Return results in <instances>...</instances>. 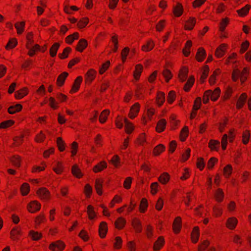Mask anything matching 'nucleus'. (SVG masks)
Segmentation results:
<instances>
[{"label": "nucleus", "instance_id": "33", "mask_svg": "<svg viewBox=\"0 0 251 251\" xmlns=\"http://www.w3.org/2000/svg\"><path fill=\"white\" fill-rule=\"evenodd\" d=\"M148 207V202L147 199L142 198L139 205V211L142 213H144Z\"/></svg>", "mask_w": 251, "mask_h": 251}, {"label": "nucleus", "instance_id": "2", "mask_svg": "<svg viewBox=\"0 0 251 251\" xmlns=\"http://www.w3.org/2000/svg\"><path fill=\"white\" fill-rule=\"evenodd\" d=\"M37 194L41 200L44 201H48L50 198V191L45 187L39 189L37 191Z\"/></svg>", "mask_w": 251, "mask_h": 251}, {"label": "nucleus", "instance_id": "40", "mask_svg": "<svg viewBox=\"0 0 251 251\" xmlns=\"http://www.w3.org/2000/svg\"><path fill=\"white\" fill-rule=\"evenodd\" d=\"M164 101L165 94L161 92H158L156 98V102L158 106H161Z\"/></svg>", "mask_w": 251, "mask_h": 251}, {"label": "nucleus", "instance_id": "10", "mask_svg": "<svg viewBox=\"0 0 251 251\" xmlns=\"http://www.w3.org/2000/svg\"><path fill=\"white\" fill-rule=\"evenodd\" d=\"M196 24V19L195 17H190L186 22L184 29L186 30H192Z\"/></svg>", "mask_w": 251, "mask_h": 251}, {"label": "nucleus", "instance_id": "29", "mask_svg": "<svg viewBox=\"0 0 251 251\" xmlns=\"http://www.w3.org/2000/svg\"><path fill=\"white\" fill-rule=\"evenodd\" d=\"M143 70V65L141 64H138L136 65L135 69L134 71V77L136 80H138L141 76Z\"/></svg>", "mask_w": 251, "mask_h": 251}, {"label": "nucleus", "instance_id": "56", "mask_svg": "<svg viewBox=\"0 0 251 251\" xmlns=\"http://www.w3.org/2000/svg\"><path fill=\"white\" fill-rule=\"evenodd\" d=\"M14 124V121L12 120L4 121L0 123V128L5 129L12 126Z\"/></svg>", "mask_w": 251, "mask_h": 251}, {"label": "nucleus", "instance_id": "59", "mask_svg": "<svg viewBox=\"0 0 251 251\" xmlns=\"http://www.w3.org/2000/svg\"><path fill=\"white\" fill-rule=\"evenodd\" d=\"M53 171L57 175H60L63 171V166L61 162H57L53 168Z\"/></svg>", "mask_w": 251, "mask_h": 251}, {"label": "nucleus", "instance_id": "1", "mask_svg": "<svg viewBox=\"0 0 251 251\" xmlns=\"http://www.w3.org/2000/svg\"><path fill=\"white\" fill-rule=\"evenodd\" d=\"M235 130L234 129H231L229 131L228 136L226 134H225L222 138L221 144L222 148L223 150H225L226 148L227 144V139L229 138V142H233L235 137Z\"/></svg>", "mask_w": 251, "mask_h": 251}, {"label": "nucleus", "instance_id": "32", "mask_svg": "<svg viewBox=\"0 0 251 251\" xmlns=\"http://www.w3.org/2000/svg\"><path fill=\"white\" fill-rule=\"evenodd\" d=\"M46 221V218L43 213H41L35 219V227L37 228L41 224Z\"/></svg>", "mask_w": 251, "mask_h": 251}, {"label": "nucleus", "instance_id": "27", "mask_svg": "<svg viewBox=\"0 0 251 251\" xmlns=\"http://www.w3.org/2000/svg\"><path fill=\"white\" fill-rule=\"evenodd\" d=\"M79 34L78 32H75L72 34L67 36L65 39V42L69 45L72 44L75 40L79 38Z\"/></svg>", "mask_w": 251, "mask_h": 251}, {"label": "nucleus", "instance_id": "57", "mask_svg": "<svg viewBox=\"0 0 251 251\" xmlns=\"http://www.w3.org/2000/svg\"><path fill=\"white\" fill-rule=\"evenodd\" d=\"M25 26V22L16 23L15 24V27L17 29V32L18 34H21L24 32Z\"/></svg>", "mask_w": 251, "mask_h": 251}, {"label": "nucleus", "instance_id": "17", "mask_svg": "<svg viewBox=\"0 0 251 251\" xmlns=\"http://www.w3.org/2000/svg\"><path fill=\"white\" fill-rule=\"evenodd\" d=\"M155 46L154 42L152 40L150 39L142 46V50L145 52H148L152 50Z\"/></svg>", "mask_w": 251, "mask_h": 251}, {"label": "nucleus", "instance_id": "42", "mask_svg": "<svg viewBox=\"0 0 251 251\" xmlns=\"http://www.w3.org/2000/svg\"><path fill=\"white\" fill-rule=\"evenodd\" d=\"M209 71V69L208 66L207 65H204L202 68V74L200 78V81L201 83H203L207 78Z\"/></svg>", "mask_w": 251, "mask_h": 251}, {"label": "nucleus", "instance_id": "37", "mask_svg": "<svg viewBox=\"0 0 251 251\" xmlns=\"http://www.w3.org/2000/svg\"><path fill=\"white\" fill-rule=\"evenodd\" d=\"M60 45L59 43H54L50 49V54L52 57L56 55L57 50H58Z\"/></svg>", "mask_w": 251, "mask_h": 251}, {"label": "nucleus", "instance_id": "43", "mask_svg": "<svg viewBox=\"0 0 251 251\" xmlns=\"http://www.w3.org/2000/svg\"><path fill=\"white\" fill-rule=\"evenodd\" d=\"M165 147L163 145L159 144L154 148L153 150V154L155 156L159 155L165 151Z\"/></svg>", "mask_w": 251, "mask_h": 251}, {"label": "nucleus", "instance_id": "8", "mask_svg": "<svg viewBox=\"0 0 251 251\" xmlns=\"http://www.w3.org/2000/svg\"><path fill=\"white\" fill-rule=\"evenodd\" d=\"M97 72L93 69H89L85 75L86 83L90 84L95 79Z\"/></svg>", "mask_w": 251, "mask_h": 251}, {"label": "nucleus", "instance_id": "24", "mask_svg": "<svg viewBox=\"0 0 251 251\" xmlns=\"http://www.w3.org/2000/svg\"><path fill=\"white\" fill-rule=\"evenodd\" d=\"M236 79L240 77L241 79V81L243 82L247 78V70L246 69L244 68L243 71L239 70L236 68Z\"/></svg>", "mask_w": 251, "mask_h": 251}, {"label": "nucleus", "instance_id": "20", "mask_svg": "<svg viewBox=\"0 0 251 251\" xmlns=\"http://www.w3.org/2000/svg\"><path fill=\"white\" fill-rule=\"evenodd\" d=\"M68 75V73L66 72H64L60 74L57 78L56 85L59 87L62 86Z\"/></svg>", "mask_w": 251, "mask_h": 251}, {"label": "nucleus", "instance_id": "39", "mask_svg": "<svg viewBox=\"0 0 251 251\" xmlns=\"http://www.w3.org/2000/svg\"><path fill=\"white\" fill-rule=\"evenodd\" d=\"M10 161L12 165L17 168L21 166V159L19 155H15L12 156L10 158Z\"/></svg>", "mask_w": 251, "mask_h": 251}, {"label": "nucleus", "instance_id": "21", "mask_svg": "<svg viewBox=\"0 0 251 251\" xmlns=\"http://www.w3.org/2000/svg\"><path fill=\"white\" fill-rule=\"evenodd\" d=\"M206 56V52L202 48H200L196 55V58L198 62H201L203 61Z\"/></svg>", "mask_w": 251, "mask_h": 251}, {"label": "nucleus", "instance_id": "45", "mask_svg": "<svg viewBox=\"0 0 251 251\" xmlns=\"http://www.w3.org/2000/svg\"><path fill=\"white\" fill-rule=\"evenodd\" d=\"M111 41L113 44L112 50L113 52H116L118 49V35L116 34H113L111 38Z\"/></svg>", "mask_w": 251, "mask_h": 251}, {"label": "nucleus", "instance_id": "9", "mask_svg": "<svg viewBox=\"0 0 251 251\" xmlns=\"http://www.w3.org/2000/svg\"><path fill=\"white\" fill-rule=\"evenodd\" d=\"M108 230L107 223L105 222H101L99 227V233L101 238H104Z\"/></svg>", "mask_w": 251, "mask_h": 251}, {"label": "nucleus", "instance_id": "62", "mask_svg": "<svg viewBox=\"0 0 251 251\" xmlns=\"http://www.w3.org/2000/svg\"><path fill=\"white\" fill-rule=\"evenodd\" d=\"M247 99V96L245 94L243 93L236 101V108H240L244 104Z\"/></svg>", "mask_w": 251, "mask_h": 251}, {"label": "nucleus", "instance_id": "54", "mask_svg": "<svg viewBox=\"0 0 251 251\" xmlns=\"http://www.w3.org/2000/svg\"><path fill=\"white\" fill-rule=\"evenodd\" d=\"M72 49L70 47H66L61 53L58 54V57L61 59H64L68 57L69 54L71 52Z\"/></svg>", "mask_w": 251, "mask_h": 251}, {"label": "nucleus", "instance_id": "6", "mask_svg": "<svg viewBox=\"0 0 251 251\" xmlns=\"http://www.w3.org/2000/svg\"><path fill=\"white\" fill-rule=\"evenodd\" d=\"M82 80L83 78L81 76H77L74 81L72 87L70 91V93L73 94L77 92L79 89Z\"/></svg>", "mask_w": 251, "mask_h": 251}, {"label": "nucleus", "instance_id": "3", "mask_svg": "<svg viewBox=\"0 0 251 251\" xmlns=\"http://www.w3.org/2000/svg\"><path fill=\"white\" fill-rule=\"evenodd\" d=\"M65 247L64 243L61 240L52 242L49 246V249L52 251H62Z\"/></svg>", "mask_w": 251, "mask_h": 251}, {"label": "nucleus", "instance_id": "14", "mask_svg": "<svg viewBox=\"0 0 251 251\" xmlns=\"http://www.w3.org/2000/svg\"><path fill=\"white\" fill-rule=\"evenodd\" d=\"M88 42L85 39H81L78 42L76 47V50L80 52H82L87 47Z\"/></svg>", "mask_w": 251, "mask_h": 251}, {"label": "nucleus", "instance_id": "48", "mask_svg": "<svg viewBox=\"0 0 251 251\" xmlns=\"http://www.w3.org/2000/svg\"><path fill=\"white\" fill-rule=\"evenodd\" d=\"M17 45V40L16 38H11L9 40L7 44L5 46V49L9 50L14 48Z\"/></svg>", "mask_w": 251, "mask_h": 251}, {"label": "nucleus", "instance_id": "4", "mask_svg": "<svg viewBox=\"0 0 251 251\" xmlns=\"http://www.w3.org/2000/svg\"><path fill=\"white\" fill-rule=\"evenodd\" d=\"M41 207V203L37 201H33L27 205V208L28 211L31 213H34L39 211Z\"/></svg>", "mask_w": 251, "mask_h": 251}, {"label": "nucleus", "instance_id": "38", "mask_svg": "<svg viewBox=\"0 0 251 251\" xmlns=\"http://www.w3.org/2000/svg\"><path fill=\"white\" fill-rule=\"evenodd\" d=\"M21 235V230L18 227H14L10 231V238L13 240L18 239L17 236Z\"/></svg>", "mask_w": 251, "mask_h": 251}, {"label": "nucleus", "instance_id": "41", "mask_svg": "<svg viewBox=\"0 0 251 251\" xmlns=\"http://www.w3.org/2000/svg\"><path fill=\"white\" fill-rule=\"evenodd\" d=\"M224 197V193L223 190L219 188L218 189L215 193L214 198L216 201L219 202H220L223 201Z\"/></svg>", "mask_w": 251, "mask_h": 251}, {"label": "nucleus", "instance_id": "23", "mask_svg": "<svg viewBox=\"0 0 251 251\" xmlns=\"http://www.w3.org/2000/svg\"><path fill=\"white\" fill-rule=\"evenodd\" d=\"M200 236V230L198 226L194 227L191 233L192 241L194 243H196L199 240Z\"/></svg>", "mask_w": 251, "mask_h": 251}, {"label": "nucleus", "instance_id": "25", "mask_svg": "<svg viewBox=\"0 0 251 251\" xmlns=\"http://www.w3.org/2000/svg\"><path fill=\"white\" fill-rule=\"evenodd\" d=\"M107 167V164L104 161H101L98 164H97L96 165H95L93 169V171L95 173H97L99 172H100L103 170L104 169H105Z\"/></svg>", "mask_w": 251, "mask_h": 251}, {"label": "nucleus", "instance_id": "28", "mask_svg": "<svg viewBox=\"0 0 251 251\" xmlns=\"http://www.w3.org/2000/svg\"><path fill=\"white\" fill-rule=\"evenodd\" d=\"M126 224V220L123 217H119L115 222V226L118 229L123 228Z\"/></svg>", "mask_w": 251, "mask_h": 251}, {"label": "nucleus", "instance_id": "30", "mask_svg": "<svg viewBox=\"0 0 251 251\" xmlns=\"http://www.w3.org/2000/svg\"><path fill=\"white\" fill-rule=\"evenodd\" d=\"M195 80L194 76L193 75L191 76L189 78L184 86V90L185 92H189L190 90L191 87L194 84Z\"/></svg>", "mask_w": 251, "mask_h": 251}, {"label": "nucleus", "instance_id": "22", "mask_svg": "<svg viewBox=\"0 0 251 251\" xmlns=\"http://www.w3.org/2000/svg\"><path fill=\"white\" fill-rule=\"evenodd\" d=\"M23 106L21 104L17 103L14 105H11L8 108L7 112L10 114H14L19 112L22 109Z\"/></svg>", "mask_w": 251, "mask_h": 251}, {"label": "nucleus", "instance_id": "34", "mask_svg": "<svg viewBox=\"0 0 251 251\" xmlns=\"http://www.w3.org/2000/svg\"><path fill=\"white\" fill-rule=\"evenodd\" d=\"M103 181L100 179H97L95 181V188L97 194L101 195L102 194V187Z\"/></svg>", "mask_w": 251, "mask_h": 251}, {"label": "nucleus", "instance_id": "5", "mask_svg": "<svg viewBox=\"0 0 251 251\" xmlns=\"http://www.w3.org/2000/svg\"><path fill=\"white\" fill-rule=\"evenodd\" d=\"M182 227V220L180 217H176L173 224V229L174 232L177 234L178 233Z\"/></svg>", "mask_w": 251, "mask_h": 251}, {"label": "nucleus", "instance_id": "7", "mask_svg": "<svg viewBox=\"0 0 251 251\" xmlns=\"http://www.w3.org/2000/svg\"><path fill=\"white\" fill-rule=\"evenodd\" d=\"M140 108V105L138 102H136L134 104L130 109L128 117L131 119L135 118L137 116L138 113L139 112Z\"/></svg>", "mask_w": 251, "mask_h": 251}, {"label": "nucleus", "instance_id": "52", "mask_svg": "<svg viewBox=\"0 0 251 251\" xmlns=\"http://www.w3.org/2000/svg\"><path fill=\"white\" fill-rule=\"evenodd\" d=\"M29 236L34 241H38L42 238V234L38 231L30 230L29 232Z\"/></svg>", "mask_w": 251, "mask_h": 251}, {"label": "nucleus", "instance_id": "58", "mask_svg": "<svg viewBox=\"0 0 251 251\" xmlns=\"http://www.w3.org/2000/svg\"><path fill=\"white\" fill-rule=\"evenodd\" d=\"M87 213L90 220H93L96 217V214L94 211V208L92 205H89L87 206Z\"/></svg>", "mask_w": 251, "mask_h": 251}, {"label": "nucleus", "instance_id": "16", "mask_svg": "<svg viewBox=\"0 0 251 251\" xmlns=\"http://www.w3.org/2000/svg\"><path fill=\"white\" fill-rule=\"evenodd\" d=\"M166 121L164 119H161L159 120L156 126V131L158 133H161L163 132L166 128Z\"/></svg>", "mask_w": 251, "mask_h": 251}, {"label": "nucleus", "instance_id": "36", "mask_svg": "<svg viewBox=\"0 0 251 251\" xmlns=\"http://www.w3.org/2000/svg\"><path fill=\"white\" fill-rule=\"evenodd\" d=\"M213 215L215 217H219L223 214V208L220 205H216L213 207Z\"/></svg>", "mask_w": 251, "mask_h": 251}, {"label": "nucleus", "instance_id": "26", "mask_svg": "<svg viewBox=\"0 0 251 251\" xmlns=\"http://www.w3.org/2000/svg\"><path fill=\"white\" fill-rule=\"evenodd\" d=\"M188 73V69L186 67H182L179 71L178 77L180 80L184 82L186 80Z\"/></svg>", "mask_w": 251, "mask_h": 251}, {"label": "nucleus", "instance_id": "46", "mask_svg": "<svg viewBox=\"0 0 251 251\" xmlns=\"http://www.w3.org/2000/svg\"><path fill=\"white\" fill-rule=\"evenodd\" d=\"M124 122L125 124V130L128 133H131L134 129L132 124L129 121L127 118L124 119Z\"/></svg>", "mask_w": 251, "mask_h": 251}, {"label": "nucleus", "instance_id": "60", "mask_svg": "<svg viewBox=\"0 0 251 251\" xmlns=\"http://www.w3.org/2000/svg\"><path fill=\"white\" fill-rule=\"evenodd\" d=\"M33 33L32 32H28L26 35V40L27 42L26 44V47L27 49H30V47L32 46V44L34 42L33 39Z\"/></svg>", "mask_w": 251, "mask_h": 251}, {"label": "nucleus", "instance_id": "12", "mask_svg": "<svg viewBox=\"0 0 251 251\" xmlns=\"http://www.w3.org/2000/svg\"><path fill=\"white\" fill-rule=\"evenodd\" d=\"M165 240L163 236H159L154 242L153 249L154 251H159L164 246Z\"/></svg>", "mask_w": 251, "mask_h": 251}, {"label": "nucleus", "instance_id": "49", "mask_svg": "<svg viewBox=\"0 0 251 251\" xmlns=\"http://www.w3.org/2000/svg\"><path fill=\"white\" fill-rule=\"evenodd\" d=\"M220 74V70L219 69L215 70L213 74L210 75L209 78V83L210 85H214L216 81V76Z\"/></svg>", "mask_w": 251, "mask_h": 251}, {"label": "nucleus", "instance_id": "44", "mask_svg": "<svg viewBox=\"0 0 251 251\" xmlns=\"http://www.w3.org/2000/svg\"><path fill=\"white\" fill-rule=\"evenodd\" d=\"M226 226L230 230H233L235 228V218L233 217L228 218L226 222Z\"/></svg>", "mask_w": 251, "mask_h": 251}, {"label": "nucleus", "instance_id": "47", "mask_svg": "<svg viewBox=\"0 0 251 251\" xmlns=\"http://www.w3.org/2000/svg\"><path fill=\"white\" fill-rule=\"evenodd\" d=\"M208 147L212 151H218L220 147V142L217 140H210L208 143Z\"/></svg>", "mask_w": 251, "mask_h": 251}, {"label": "nucleus", "instance_id": "53", "mask_svg": "<svg viewBox=\"0 0 251 251\" xmlns=\"http://www.w3.org/2000/svg\"><path fill=\"white\" fill-rule=\"evenodd\" d=\"M232 173V167L231 165L226 166L223 170V175L226 178H229Z\"/></svg>", "mask_w": 251, "mask_h": 251}, {"label": "nucleus", "instance_id": "31", "mask_svg": "<svg viewBox=\"0 0 251 251\" xmlns=\"http://www.w3.org/2000/svg\"><path fill=\"white\" fill-rule=\"evenodd\" d=\"M211 92L209 94L210 96V99L212 101H216L217 100L220 96L221 93V90L219 87L216 88L213 91L209 90Z\"/></svg>", "mask_w": 251, "mask_h": 251}, {"label": "nucleus", "instance_id": "55", "mask_svg": "<svg viewBox=\"0 0 251 251\" xmlns=\"http://www.w3.org/2000/svg\"><path fill=\"white\" fill-rule=\"evenodd\" d=\"M109 110L108 109L103 110L99 117L100 122L102 124L104 123L107 120V116L109 114Z\"/></svg>", "mask_w": 251, "mask_h": 251}, {"label": "nucleus", "instance_id": "63", "mask_svg": "<svg viewBox=\"0 0 251 251\" xmlns=\"http://www.w3.org/2000/svg\"><path fill=\"white\" fill-rule=\"evenodd\" d=\"M29 190H30L29 185L27 183H23L21 187V191L22 194L23 196L27 195L29 192Z\"/></svg>", "mask_w": 251, "mask_h": 251}, {"label": "nucleus", "instance_id": "18", "mask_svg": "<svg viewBox=\"0 0 251 251\" xmlns=\"http://www.w3.org/2000/svg\"><path fill=\"white\" fill-rule=\"evenodd\" d=\"M183 12V7L182 4L179 2L173 7V13L176 17L181 16Z\"/></svg>", "mask_w": 251, "mask_h": 251}, {"label": "nucleus", "instance_id": "50", "mask_svg": "<svg viewBox=\"0 0 251 251\" xmlns=\"http://www.w3.org/2000/svg\"><path fill=\"white\" fill-rule=\"evenodd\" d=\"M170 179V176L167 173H163L158 177V181L162 184H166Z\"/></svg>", "mask_w": 251, "mask_h": 251}, {"label": "nucleus", "instance_id": "13", "mask_svg": "<svg viewBox=\"0 0 251 251\" xmlns=\"http://www.w3.org/2000/svg\"><path fill=\"white\" fill-rule=\"evenodd\" d=\"M229 23V19L228 18H225L222 19L219 25V30L221 32V37H225L226 36L224 35L223 32H224L226 27Z\"/></svg>", "mask_w": 251, "mask_h": 251}, {"label": "nucleus", "instance_id": "61", "mask_svg": "<svg viewBox=\"0 0 251 251\" xmlns=\"http://www.w3.org/2000/svg\"><path fill=\"white\" fill-rule=\"evenodd\" d=\"M250 7L251 6L250 5H246L242 9L236 10V12H237L240 16L244 17L248 14Z\"/></svg>", "mask_w": 251, "mask_h": 251}, {"label": "nucleus", "instance_id": "15", "mask_svg": "<svg viewBox=\"0 0 251 251\" xmlns=\"http://www.w3.org/2000/svg\"><path fill=\"white\" fill-rule=\"evenodd\" d=\"M132 226L137 233L142 231V226L140 220L137 218H134L132 221Z\"/></svg>", "mask_w": 251, "mask_h": 251}, {"label": "nucleus", "instance_id": "35", "mask_svg": "<svg viewBox=\"0 0 251 251\" xmlns=\"http://www.w3.org/2000/svg\"><path fill=\"white\" fill-rule=\"evenodd\" d=\"M72 173L74 176L78 178H80L83 176V174L81 170L76 165H75L72 167Z\"/></svg>", "mask_w": 251, "mask_h": 251}, {"label": "nucleus", "instance_id": "11", "mask_svg": "<svg viewBox=\"0 0 251 251\" xmlns=\"http://www.w3.org/2000/svg\"><path fill=\"white\" fill-rule=\"evenodd\" d=\"M226 46L225 44H221L216 50L215 55L217 58H221L225 54Z\"/></svg>", "mask_w": 251, "mask_h": 251}, {"label": "nucleus", "instance_id": "19", "mask_svg": "<svg viewBox=\"0 0 251 251\" xmlns=\"http://www.w3.org/2000/svg\"><path fill=\"white\" fill-rule=\"evenodd\" d=\"M28 94V90L26 87H24L22 89L17 91L15 93V98L16 99L19 100L24 98Z\"/></svg>", "mask_w": 251, "mask_h": 251}, {"label": "nucleus", "instance_id": "51", "mask_svg": "<svg viewBox=\"0 0 251 251\" xmlns=\"http://www.w3.org/2000/svg\"><path fill=\"white\" fill-rule=\"evenodd\" d=\"M170 123L172 125V128L175 129L176 126L179 124L180 121L176 120V116L175 114H172L170 117Z\"/></svg>", "mask_w": 251, "mask_h": 251}, {"label": "nucleus", "instance_id": "64", "mask_svg": "<svg viewBox=\"0 0 251 251\" xmlns=\"http://www.w3.org/2000/svg\"><path fill=\"white\" fill-rule=\"evenodd\" d=\"M188 127L184 126L181 131L180 138L181 141H184L187 137L188 134Z\"/></svg>", "mask_w": 251, "mask_h": 251}]
</instances>
